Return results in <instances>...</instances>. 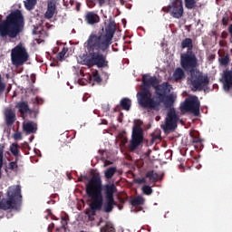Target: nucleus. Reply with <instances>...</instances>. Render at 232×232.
Masks as SVG:
<instances>
[{
	"mask_svg": "<svg viewBox=\"0 0 232 232\" xmlns=\"http://www.w3.org/2000/svg\"><path fill=\"white\" fill-rule=\"evenodd\" d=\"M142 84L143 86L137 93V99L139 105L143 110H147V111L159 110L162 103L166 108H171L175 103V95L169 94L173 90V86L169 82H165L159 84L157 76L143 74Z\"/></svg>",
	"mask_w": 232,
	"mask_h": 232,
	"instance_id": "obj_1",
	"label": "nucleus"
},
{
	"mask_svg": "<svg viewBox=\"0 0 232 232\" xmlns=\"http://www.w3.org/2000/svg\"><path fill=\"white\" fill-rule=\"evenodd\" d=\"M115 32H117V24L115 21H111L105 27V33L91 34L84 44L88 54H83L81 57L82 64L89 68L93 66H97V68H110L107 55L103 53L110 50Z\"/></svg>",
	"mask_w": 232,
	"mask_h": 232,
	"instance_id": "obj_2",
	"label": "nucleus"
},
{
	"mask_svg": "<svg viewBox=\"0 0 232 232\" xmlns=\"http://www.w3.org/2000/svg\"><path fill=\"white\" fill-rule=\"evenodd\" d=\"M85 192L87 197L91 198L89 209L85 211L89 220H93L97 211L102 210L103 213H111L113 208L117 206L113 197L117 193V187L113 183L105 184L102 187V179L99 173H95L86 184Z\"/></svg>",
	"mask_w": 232,
	"mask_h": 232,
	"instance_id": "obj_3",
	"label": "nucleus"
},
{
	"mask_svg": "<svg viewBox=\"0 0 232 232\" xmlns=\"http://www.w3.org/2000/svg\"><path fill=\"white\" fill-rule=\"evenodd\" d=\"M23 30H24V16L21 10L13 11L5 20L0 18V37L15 39Z\"/></svg>",
	"mask_w": 232,
	"mask_h": 232,
	"instance_id": "obj_4",
	"label": "nucleus"
},
{
	"mask_svg": "<svg viewBox=\"0 0 232 232\" xmlns=\"http://www.w3.org/2000/svg\"><path fill=\"white\" fill-rule=\"evenodd\" d=\"M23 202L21 195V185H14L7 189V198H3L0 201V209L6 211L8 209H19Z\"/></svg>",
	"mask_w": 232,
	"mask_h": 232,
	"instance_id": "obj_5",
	"label": "nucleus"
},
{
	"mask_svg": "<svg viewBox=\"0 0 232 232\" xmlns=\"http://www.w3.org/2000/svg\"><path fill=\"white\" fill-rule=\"evenodd\" d=\"M188 82L192 92H206L209 90V77L199 70L190 72Z\"/></svg>",
	"mask_w": 232,
	"mask_h": 232,
	"instance_id": "obj_6",
	"label": "nucleus"
},
{
	"mask_svg": "<svg viewBox=\"0 0 232 232\" xmlns=\"http://www.w3.org/2000/svg\"><path fill=\"white\" fill-rule=\"evenodd\" d=\"M28 59H30V54H28V51H26V47H24L23 43H19L12 49L11 61L12 64H14V66L16 68L23 66V64H24Z\"/></svg>",
	"mask_w": 232,
	"mask_h": 232,
	"instance_id": "obj_7",
	"label": "nucleus"
},
{
	"mask_svg": "<svg viewBox=\"0 0 232 232\" xmlns=\"http://www.w3.org/2000/svg\"><path fill=\"white\" fill-rule=\"evenodd\" d=\"M181 68L185 72H195L197 71V66H198V59L195 52H186L180 56Z\"/></svg>",
	"mask_w": 232,
	"mask_h": 232,
	"instance_id": "obj_8",
	"label": "nucleus"
},
{
	"mask_svg": "<svg viewBox=\"0 0 232 232\" xmlns=\"http://www.w3.org/2000/svg\"><path fill=\"white\" fill-rule=\"evenodd\" d=\"M180 110L198 117L200 115V101H198V97L187 98L181 104Z\"/></svg>",
	"mask_w": 232,
	"mask_h": 232,
	"instance_id": "obj_9",
	"label": "nucleus"
},
{
	"mask_svg": "<svg viewBox=\"0 0 232 232\" xmlns=\"http://www.w3.org/2000/svg\"><path fill=\"white\" fill-rule=\"evenodd\" d=\"M144 140V131L142 127L139 124H135L132 128V136L129 144V150L130 151H135Z\"/></svg>",
	"mask_w": 232,
	"mask_h": 232,
	"instance_id": "obj_10",
	"label": "nucleus"
},
{
	"mask_svg": "<svg viewBox=\"0 0 232 232\" xmlns=\"http://www.w3.org/2000/svg\"><path fill=\"white\" fill-rule=\"evenodd\" d=\"M163 12L169 14L174 19H180L184 15V5L182 0H174L169 5L162 8Z\"/></svg>",
	"mask_w": 232,
	"mask_h": 232,
	"instance_id": "obj_11",
	"label": "nucleus"
},
{
	"mask_svg": "<svg viewBox=\"0 0 232 232\" xmlns=\"http://www.w3.org/2000/svg\"><path fill=\"white\" fill-rule=\"evenodd\" d=\"M177 122H179L177 111H175V109H169L165 119V124L161 125V128L165 133L173 131L177 128Z\"/></svg>",
	"mask_w": 232,
	"mask_h": 232,
	"instance_id": "obj_12",
	"label": "nucleus"
},
{
	"mask_svg": "<svg viewBox=\"0 0 232 232\" xmlns=\"http://www.w3.org/2000/svg\"><path fill=\"white\" fill-rule=\"evenodd\" d=\"M223 88L225 92H231L232 90V69H227L222 76Z\"/></svg>",
	"mask_w": 232,
	"mask_h": 232,
	"instance_id": "obj_13",
	"label": "nucleus"
},
{
	"mask_svg": "<svg viewBox=\"0 0 232 232\" xmlns=\"http://www.w3.org/2000/svg\"><path fill=\"white\" fill-rule=\"evenodd\" d=\"M19 162V157L14 158V161L9 162V164L6 166L5 171H9L10 173H14L17 175V173H21L24 169L22 164H18Z\"/></svg>",
	"mask_w": 232,
	"mask_h": 232,
	"instance_id": "obj_14",
	"label": "nucleus"
},
{
	"mask_svg": "<svg viewBox=\"0 0 232 232\" xmlns=\"http://www.w3.org/2000/svg\"><path fill=\"white\" fill-rule=\"evenodd\" d=\"M85 22L87 23V24H97L98 23H101V17L99 16V14H97L95 12L91 11V12H87L85 14Z\"/></svg>",
	"mask_w": 232,
	"mask_h": 232,
	"instance_id": "obj_15",
	"label": "nucleus"
},
{
	"mask_svg": "<svg viewBox=\"0 0 232 232\" xmlns=\"http://www.w3.org/2000/svg\"><path fill=\"white\" fill-rule=\"evenodd\" d=\"M55 10H57V5H55V2H48L47 3V10L44 14L45 19H52L53 15H55Z\"/></svg>",
	"mask_w": 232,
	"mask_h": 232,
	"instance_id": "obj_16",
	"label": "nucleus"
},
{
	"mask_svg": "<svg viewBox=\"0 0 232 232\" xmlns=\"http://www.w3.org/2000/svg\"><path fill=\"white\" fill-rule=\"evenodd\" d=\"M5 115L6 126H12L15 122V112L12 109H7Z\"/></svg>",
	"mask_w": 232,
	"mask_h": 232,
	"instance_id": "obj_17",
	"label": "nucleus"
},
{
	"mask_svg": "<svg viewBox=\"0 0 232 232\" xmlns=\"http://www.w3.org/2000/svg\"><path fill=\"white\" fill-rule=\"evenodd\" d=\"M186 77V73L184 72V70L182 68L178 67L173 72V79L176 81V82H179V81H182Z\"/></svg>",
	"mask_w": 232,
	"mask_h": 232,
	"instance_id": "obj_18",
	"label": "nucleus"
},
{
	"mask_svg": "<svg viewBox=\"0 0 232 232\" xmlns=\"http://www.w3.org/2000/svg\"><path fill=\"white\" fill-rule=\"evenodd\" d=\"M16 108L20 111L21 115L28 113L30 111V107L28 106V102H20L17 103Z\"/></svg>",
	"mask_w": 232,
	"mask_h": 232,
	"instance_id": "obj_19",
	"label": "nucleus"
},
{
	"mask_svg": "<svg viewBox=\"0 0 232 232\" xmlns=\"http://www.w3.org/2000/svg\"><path fill=\"white\" fill-rule=\"evenodd\" d=\"M181 48L184 50L187 49V52H193V40L191 38H185L181 42Z\"/></svg>",
	"mask_w": 232,
	"mask_h": 232,
	"instance_id": "obj_20",
	"label": "nucleus"
},
{
	"mask_svg": "<svg viewBox=\"0 0 232 232\" xmlns=\"http://www.w3.org/2000/svg\"><path fill=\"white\" fill-rule=\"evenodd\" d=\"M24 130L26 133H35V131H37V125L28 121L24 124Z\"/></svg>",
	"mask_w": 232,
	"mask_h": 232,
	"instance_id": "obj_21",
	"label": "nucleus"
},
{
	"mask_svg": "<svg viewBox=\"0 0 232 232\" xmlns=\"http://www.w3.org/2000/svg\"><path fill=\"white\" fill-rule=\"evenodd\" d=\"M145 177L150 179V182H159V173L155 172V170L148 171Z\"/></svg>",
	"mask_w": 232,
	"mask_h": 232,
	"instance_id": "obj_22",
	"label": "nucleus"
},
{
	"mask_svg": "<svg viewBox=\"0 0 232 232\" xmlns=\"http://www.w3.org/2000/svg\"><path fill=\"white\" fill-rule=\"evenodd\" d=\"M145 201H146V199H144V198L142 196H137L131 199L130 204L133 207L144 206Z\"/></svg>",
	"mask_w": 232,
	"mask_h": 232,
	"instance_id": "obj_23",
	"label": "nucleus"
},
{
	"mask_svg": "<svg viewBox=\"0 0 232 232\" xmlns=\"http://www.w3.org/2000/svg\"><path fill=\"white\" fill-rule=\"evenodd\" d=\"M120 104L122 110H125L126 111H130V108H131V100H130L129 98H123L120 102Z\"/></svg>",
	"mask_w": 232,
	"mask_h": 232,
	"instance_id": "obj_24",
	"label": "nucleus"
},
{
	"mask_svg": "<svg viewBox=\"0 0 232 232\" xmlns=\"http://www.w3.org/2000/svg\"><path fill=\"white\" fill-rule=\"evenodd\" d=\"M10 151H11L12 155H14V157H15V159H17V157H18V160H19L23 157L21 154H19V145L17 143H13L10 146Z\"/></svg>",
	"mask_w": 232,
	"mask_h": 232,
	"instance_id": "obj_25",
	"label": "nucleus"
},
{
	"mask_svg": "<svg viewBox=\"0 0 232 232\" xmlns=\"http://www.w3.org/2000/svg\"><path fill=\"white\" fill-rule=\"evenodd\" d=\"M35 5H37V0H24V8L27 9L29 12L35 8Z\"/></svg>",
	"mask_w": 232,
	"mask_h": 232,
	"instance_id": "obj_26",
	"label": "nucleus"
},
{
	"mask_svg": "<svg viewBox=\"0 0 232 232\" xmlns=\"http://www.w3.org/2000/svg\"><path fill=\"white\" fill-rule=\"evenodd\" d=\"M101 232H115V227H113V223L107 221L105 226L101 227Z\"/></svg>",
	"mask_w": 232,
	"mask_h": 232,
	"instance_id": "obj_27",
	"label": "nucleus"
},
{
	"mask_svg": "<svg viewBox=\"0 0 232 232\" xmlns=\"http://www.w3.org/2000/svg\"><path fill=\"white\" fill-rule=\"evenodd\" d=\"M115 173H117V168L111 167L107 169L104 172L105 179H111L113 175H115Z\"/></svg>",
	"mask_w": 232,
	"mask_h": 232,
	"instance_id": "obj_28",
	"label": "nucleus"
},
{
	"mask_svg": "<svg viewBox=\"0 0 232 232\" xmlns=\"http://www.w3.org/2000/svg\"><path fill=\"white\" fill-rule=\"evenodd\" d=\"M187 10H193L197 6V0H184Z\"/></svg>",
	"mask_w": 232,
	"mask_h": 232,
	"instance_id": "obj_29",
	"label": "nucleus"
},
{
	"mask_svg": "<svg viewBox=\"0 0 232 232\" xmlns=\"http://www.w3.org/2000/svg\"><path fill=\"white\" fill-rule=\"evenodd\" d=\"M190 137L192 138L191 142L192 144H199L202 145L203 139H200L198 136H195V133H190Z\"/></svg>",
	"mask_w": 232,
	"mask_h": 232,
	"instance_id": "obj_30",
	"label": "nucleus"
},
{
	"mask_svg": "<svg viewBox=\"0 0 232 232\" xmlns=\"http://www.w3.org/2000/svg\"><path fill=\"white\" fill-rule=\"evenodd\" d=\"M4 154H5V143H0V177H1V169L3 168Z\"/></svg>",
	"mask_w": 232,
	"mask_h": 232,
	"instance_id": "obj_31",
	"label": "nucleus"
},
{
	"mask_svg": "<svg viewBox=\"0 0 232 232\" xmlns=\"http://www.w3.org/2000/svg\"><path fill=\"white\" fill-rule=\"evenodd\" d=\"M92 79L94 81V82H102V78H101L98 71L92 72Z\"/></svg>",
	"mask_w": 232,
	"mask_h": 232,
	"instance_id": "obj_32",
	"label": "nucleus"
},
{
	"mask_svg": "<svg viewBox=\"0 0 232 232\" xmlns=\"http://www.w3.org/2000/svg\"><path fill=\"white\" fill-rule=\"evenodd\" d=\"M229 54H227L226 56L219 59V63L222 64V66H227L229 64Z\"/></svg>",
	"mask_w": 232,
	"mask_h": 232,
	"instance_id": "obj_33",
	"label": "nucleus"
},
{
	"mask_svg": "<svg viewBox=\"0 0 232 232\" xmlns=\"http://www.w3.org/2000/svg\"><path fill=\"white\" fill-rule=\"evenodd\" d=\"M66 53H68V48L66 47H63L62 52H60L58 54H57V59L59 61H63L64 59V55H66Z\"/></svg>",
	"mask_w": 232,
	"mask_h": 232,
	"instance_id": "obj_34",
	"label": "nucleus"
},
{
	"mask_svg": "<svg viewBox=\"0 0 232 232\" xmlns=\"http://www.w3.org/2000/svg\"><path fill=\"white\" fill-rule=\"evenodd\" d=\"M142 191L144 195H151V193H153V188L148 185H145L142 187Z\"/></svg>",
	"mask_w": 232,
	"mask_h": 232,
	"instance_id": "obj_35",
	"label": "nucleus"
},
{
	"mask_svg": "<svg viewBox=\"0 0 232 232\" xmlns=\"http://www.w3.org/2000/svg\"><path fill=\"white\" fill-rule=\"evenodd\" d=\"M6 90V83L3 82V77L0 74V95Z\"/></svg>",
	"mask_w": 232,
	"mask_h": 232,
	"instance_id": "obj_36",
	"label": "nucleus"
},
{
	"mask_svg": "<svg viewBox=\"0 0 232 232\" xmlns=\"http://www.w3.org/2000/svg\"><path fill=\"white\" fill-rule=\"evenodd\" d=\"M14 140H22L23 135L21 134V132H15L14 134Z\"/></svg>",
	"mask_w": 232,
	"mask_h": 232,
	"instance_id": "obj_37",
	"label": "nucleus"
},
{
	"mask_svg": "<svg viewBox=\"0 0 232 232\" xmlns=\"http://www.w3.org/2000/svg\"><path fill=\"white\" fill-rule=\"evenodd\" d=\"M228 23H229V17L227 15L223 16V18H222V24L224 26H227Z\"/></svg>",
	"mask_w": 232,
	"mask_h": 232,
	"instance_id": "obj_38",
	"label": "nucleus"
},
{
	"mask_svg": "<svg viewBox=\"0 0 232 232\" xmlns=\"http://www.w3.org/2000/svg\"><path fill=\"white\" fill-rule=\"evenodd\" d=\"M145 182H146V179L144 178L138 179L139 184H145Z\"/></svg>",
	"mask_w": 232,
	"mask_h": 232,
	"instance_id": "obj_39",
	"label": "nucleus"
},
{
	"mask_svg": "<svg viewBox=\"0 0 232 232\" xmlns=\"http://www.w3.org/2000/svg\"><path fill=\"white\" fill-rule=\"evenodd\" d=\"M88 179V177H86V176H82V177L78 178V180H79V182H82V180H84V179Z\"/></svg>",
	"mask_w": 232,
	"mask_h": 232,
	"instance_id": "obj_40",
	"label": "nucleus"
},
{
	"mask_svg": "<svg viewBox=\"0 0 232 232\" xmlns=\"http://www.w3.org/2000/svg\"><path fill=\"white\" fill-rule=\"evenodd\" d=\"M100 6H102L106 3V0H98Z\"/></svg>",
	"mask_w": 232,
	"mask_h": 232,
	"instance_id": "obj_41",
	"label": "nucleus"
},
{
	"mask_svg": "<svg viewBox=\"0 0 232 232\" xmlns=\"http://www.w3.org/2000/svg\"><path fill=\"white\" fill-rule=\"evenodd\" d=\"M153 140H160V135L154 136Z\"/></svg>",
	"mask_w": 232,
	"mask_h": 232,
	"instance_id": "obj_42",
	"label": "nucleus"
},
{
	"mask_svg": "<svg viewBox=\"0 0 232 232\" xmlns=\"http://www.w3.org/2000/svg\"><path fill=\"white\" fill-rule=\"evenodd\" d=\"M221 37L222 39H226V37H227V34L226 32H223Z\"/></svg>",
	"mask_w": 232,
	"mask_h": 232,
	"instance_id": "obj_43",
	"label": "nucleus"
},
{
	"mask_svg": "<svg viewBox=\"0 0 232 232\" xmlns=\"http://www.w3.org/2000/svg\"><path fill=\"white\" fill-rule=\"evenodd\" d=\"M102 222H104V219L102 218H100V220H99L97 226H101L102 224Z\"/></svg>",
	"mask_w": 232,
	"mask_h": 232,
	"instance_id": "obj_44",
	"label": "nucleus"
},
{
	"mask_svg": "<svg viewBox=\"0 0 232 232\" xmlns=\"http://www.w3.org/2000/svg\"><path fill=\"white\" fill-rule=\"evenodd\" d=\"M31 81L32 82H35V74L31 75Z\"/></svg>",
	"mask_w": 232,
	"mask_h": 232,
	"instance_id": "obj_45",
	"label": "nucleus"
},
{
	"mask_svg": "<svg viewBox=\"0 0 232 232\" xmlns=\"http://www.w3.org/2000/svg\"><path fill=\"white\" fill-rule=\"evenodd\" d=\"M228 32L232 35V24L228 26Z\"/></svg>",
	"mask_w": 232,
	"mask_h": 232,
	"instance_id": "obj_46",
	"label": "nucleus"
},
{
	"mask_svg": "<svg viewBox=\"0 0 232 232\" xmlns=\"http://www.w3.org/2000/svg\"><path fill=\"white\" fill-rule=\"evenodd\" d=\"M163 177H164V173H162V174L160 175V177L159 178V180H161V179H163Z\"/></svg>",
	"mask_w": 232,
	"mask_h": 232,
	"instance_id": "obj_47",
	"label": "nucleus"
},
{
	"mask_svg": "<svg viewBox=\"0 0 232 232\" xmlns=\"http://www.w3.org/2000/svg\"><path fill=\"white\" fill-rule=\"evenodd\" d=\"M34 136H32V137L29 139L30 142H32V141L34 140Z\"/></svg>",
	"mask_w": 232,
	"mask_h": 232,
	"instance_id": "obj_48",
	"label": "nucleus"
},
{
	"mask_svg": "<svg viewBox=\"0 0 232 232\" xmlns=\"http://www.w3.org/2000/svg\"><path fill=\"white\" fill-rule=\"evenodd\" d=\"M77 12H79V10H81V7L79 5L76 6Z\"/></svg>",
	"mask_w": 232,
	"mask_h": 232,
	"instance_id": "obj_49",
	"label": "nucleus"
},
{
	"mask_svg": "<svg viewBox=\"0 0 232 232\" xmlns=\"http://www.w3.org/2000/svg\"><path fill=\"white\" fill-rule=\"evenodd\" d=\"M56 1H57V0H51V2H53V3H56Z\"/></svg>",
	"mask_w": 232,
	"mask_h": 232,
	"instance_id": "obj_50",
	"label": "nucleus"
},
{
	"mask_svg": "<svg viewBox=\"0 0 232 232\" xmlns=\"http://www.w3.org/2000/svg\"><path fill=\"white\" fill-rule=\"evenodd\" d=\"M99 153H102V150H99Z\"/></svg>",
	"mask_w": 232,
	"mask_h": 232,
	"instance_id": "obj_51",
	"label": "nucleus"
},
{
	"mask_svg": "<svg viewBox=\"0 0 232 232\" xmlns=\"http://www.w3.org/2000/svg\"><path fill=\"white\" fill-rule=\"evenodd\" d=\"M217 86H218V85H215V84H214V87H215V88H217Z\"/></svg>",
	"mask_w": 232,
	"mask_h": 232,
	"instance_id": "obj_52",
	"label": "nucleus"
},
{
	"mask_svg": "<svg viewBox=\"0 0 232 232\" xmlns=\"http://www.w3.org/2000/svg\"><path fill=\"white\" fill-rule=\"evenodd\" d=\"M217 86H218V85H215V84H214V87H215V88H217Z\"/></svg>",
	"mask_w": 232,
	"mask_h": 232,
	"instance_id": "obj_53",
	"label": "nucleus"
},
{
	"mask_svg": "<svg viewBox=\"0 0 232 232\" xmlns=\"http://www.w3.org/2000/svg\"><path fill=\"white\" fill-rule=\"evenodd\" d=\"M195 148L197 149V148H198V146L195 145Z\"/></svg>",
	"mask_w": 232,
	"mask_h": 232,
	"instance_id": "obj_54",
	"label": "nucleus"
},
{
	"mask_svg": "<svg viewBox=\"0 0 232 232\" xmlns=\"http://www.w3.org/2000/svg\"><path fill=\"white\" fill-rule=\"evenodd\" d=\"M231 53H232V49H231Z\"/></svg>",
	"mask_w": 232,
	"mask_h": 232,
	"instance_id": "obj_55",
	"label": "nucleus"
}]
</instances>
